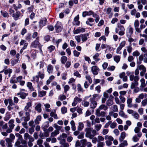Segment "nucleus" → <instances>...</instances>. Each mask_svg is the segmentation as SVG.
Masks as SVG:
<instances>
[{"mask_svg": "<svg viewBox=\"0 0 147 147\" xmlns=\"http://www.w3.org/2000/svg\"><path fill=\"white\" fill-rule=\"evenodd\" d=\"M130 80L131 81H133V80L134 82L131 83V89H133L134 88L137 87L138 85V81L139 80V76H135L134 75H131L129 76Z\"/></svg>", "mask_w": 147, "mask_h": 147, "instance_id": "nucleus-1", "label": "nucleus"}, {"mask_svg": "<svg viewBox=\"0 0 147 147\" xmlns=\"http://www.w3.org/2000/svg\"><path fill=\"white\" fill-rule=\"evenodd\" d=\"M43 130L44 131L43 133L44 136L46 138L49 137V132L46 129H44Z\"/></svg>", "mask_w": 147, "mask_h": 147, "instance_id": "nucleus-48", "label": "nucleus"}, {"mask_svg": "<svg viewBox=\"0 0 147 147\" xmlns=\"http://www.w3.org/2000/svg\"><path fill=\"white\" fill-rule=\"evenodd\" d=\"M81 35L78 36H76L75 37V39L78 43L80 42L81 41Z\"/></svg>", "mask_w": 147, "mask_h": 147, "instance_id": "nucleus-47", "label": "nucleus"}, {"mask_svg": "<svg viewBox=\"0 0 147 147\" xmlns=\"http://www.w3.org/2000/svg\"><path fill=\"white\" fill-rule=\"evenodd\" d=\"M24 119V121L27 122L30 120V117H23L21 118V119Z\"/></svg>", "mask_w": 147, "mask_h": 147, "instance_id": "nucleus-58", "label": "nucleus"}, {"mask_svg": "<svg viewBox=\"0 0 147 147\" xmlns=\"http://www.w3.org/2000/svg\"><path fill=\"white\" fill-rule=\"evenodd\" d=\"M32 106L31 103L30 102H27L26 104V105L24 108V110L27 111L28 110L30 112L31 110L30 109L28 110L29 108Z\"/></svg>", "mask_w": 147, "mask_h": 147, "instance_id": "nucleus-24", "label": "nucleus"}, {"mask_svg": "<svg viewBox=\"0 0 147 147\" xmlns=\"http://www.w3.org/2000/svg\"><path fill=\"white\" fill-rule=\"evenodd\" d=\"M91 102L90 104V108L94 109H95L96 107L97 103L93 99H90Z\"/></svg>", "mask_w": 147, "mask_h": 147, "instance_id": "nucleus-10", "label": "nucleus"}, {"mask_svg": "<svg viewBox=\"0 0 147 147\" xmlns=\"http://www.w3.org/2000/svg\"><path fill=\"white\" fill-rule=\"evenodd\" d=\"M35 126L33 125L32 127L31 128H29V132L30 134H32L34 131V127Z\"/></svg>", "mask_w": 147, "mask_h": 147, "instance_id": "nucleus-44", "label": "nucleus"}, {"mask_svg": "<svg viewBox=\"0 0 147 147\" xmlns=\"http://www.w3.org/2000/svg\"><path fill=\"white\" fill-rule=\"evenodd\" d=\"M41 116L40 115L38 116L36 119L34 120V122L36 124H39V121H40L41 119Z\"/></svg>", "mask_w": 147, "mask_h": 147, "instance_id": "nucleus-23", "label": "nucleus"}, {"mask_svg": "<svg viewBox=\"0 0 147 147\" xmlns=\"http://www.w3.org/2000/svg\"><path fill=\"white\" fill-rule=\"evenodd\" d=\"M14 20L16 21L18 20L19 17L20 16V13L19 11H17L15 13H13L12 15Z\"/></svg>", "mask_w": 147, "mask_h": 147, "instance_id": "nucleus-11", "label": "nucleus"}, {"mask_svg": "<svg viewBox=\"0 0 147 147\" xmlns=\"http://www.w3.org/2000/svg\"><path fill=\"white\" fill-rule=\"evenodd\" d=\"M91 71L94 75H96L98 74V72L100 69L96 66H93L91 67Z\"/></svg>", "mask_w": 147, "mask_h": 147, "instance_id": "nucleus-6", "label": "nucleus"}, {"mask_svg": "<svg viewBox=\"0 0 147 147\" xmlns=\"http://www.w3.org/2000/svg\"><path fill=\"white\" fill-rule=\"evenodd\" d=\"M46 92L44 90L40 91L38 93V96L40 97H42L45 96L46 94Z\"/></svg>", "mask_w": 147, "mask_h": 147, "instance_id": "nucleus-35", "label": "nucleus"}, {"mask_svg": "<svg viewBox=\"0 0 147 147\" xmlns=\"http://www.w3.org/2000/svg\"><path fill=\"white\" fill-rule=\"evenodd\" d=\"M79 16L78 14L76 16L74 19V21L75 22V25L76 26H79L80 24V22L79 21Z\"/></svg>", "mask_w": 147, "mask_h": 147, "instance_id": "nucleus-18", "label": "nucleus"}, {"mask_svg": "<svg viewBox=\"0 0 147 147\" xmlns=\"http://www.w3.org/2000/svg\"><path fill=\"white\" fill-rule=\"evenodd\" d=\"M55 28L56 32H61L63 28L61 22H57L55 26Z\"/></svg>", "mask_w": 147, "mask_h": 147, "instance_id": "nucleus-4", "label": "nucleus"}, {"mask_svg": "<svg viewBox=\"0 0 147 147\" xmlns=\"http://www.w3.org/2000/svg\"><path fill=\"white\" fill-rule=\"evenodd\" d=\"M88 11H83L82 13V16L83 17L85 18L87 16H88Z\"/></svg>", "mask_w": 147, "mask_h": 147, "instance_id": "nucleus-62", "label": "nucleus"}, {"mask_svg": "<svg viewBox=\"0 0 147 147\" xmlns=\"http://www.w3.org/2000/svg\"><path fill=\"white\" fill-rule=\"evenodd\" d=\"M94 22V20L92 18H89L88 19V20L86 22V24L90 26H93V24H91L90 23V22Z\"/></svg>", "mask_w": 147, "mask_h": 147, "instance_id": "nucleus-19", "label": "nucleus"}, {"mask_svg": "<svg viewBox=\"0 0 147 147\" xmlns=\"http://www.w3.org/2000/svg\"><path fill=\"white\" fill-rule=\"evenodd\" d=\"M42 129L45 130L47 129V128L49 126V122L48 121H46L45 122L43 125Z\"/></svg>", "mask_w": 147, "mask_h": 147, "instance_id": "nucleus-32", "label": "nucleus"}, {"mask_svg": "<svg viewBox=\"0 0 147 147\" xmlns=\"http://www.w3.org/2000/svg\"><path fill=\"white\" fill-rule=\"evenodd\" d=\"M71 63L70 61H67L66 62V63L65 67L66 68H68L70 67V65H71Z\"/></svg>", "mask_w": 147, "mask_h": 147, "instance_id": "nucleus-63", "label": "nucleus"}, {"mask_svg": "<svg viewBox=\"0 0 147 147\" xmlns=\"http://www.w3.org/2000/svg\"><path fill=\"white\" fill-rule=\"evenodd\" d=\"M67 109L65 107H63L61 108V112L62 114H64L67 112Z\"/></svg>", "mask_w": 147, "mask_h": 147, "instance_id": "nucleus-45", "label": "nucleus"}, {"mask_svg": "<svg viewBox=\"0 0 147 147\" xmlns=\"http://www.w3.org/2000/svg\"><path fill=\"white\" fill-rule=\"evenodd\" d=\"M27 86L31 91L34 90V88L32 86V84L31 82H27Z\"/></svg>", "mask_w": 147, "mask_h": 147, "instance_id": "nucleus-20", "label": "nucleus"}, {"mask_svg": "<svg viewBox=\"0 0 147 147\" xmlns=\"http://www.w3.org/2000/svg\"><path fill=\"white\" fill-rule=\"evenodd\" d=\"M74 55L75 57H78L79 55L80 54V53L77 51L76 50H74L73 51Z\"/></svg>", "mask_w": 147, "mask_h": 147, "instance_id": "nucleus-56", "label": "nucleus"}, {"mask_svg": "<svg viewBox=\"0 0 147 147\" xmlns=\"http://www.w3.org/2000/svg\"><path fill=\"white\" fill-rule=\"evenodd\" d=\"M69 87L68 85H65L64 87V92L66 94L67 92L68 91L69 89Z\"/></svg>", "mask_w": 147, "mask_h": 147, "instance_id": "nucleus-50", "label": "nucleus"}, {"mask_svg": "<svg viewBox=\"0 0 147 147\" xmlns=\"http://www.w3.org/2000/svg\"><path fill=\"white\" fill-rule=\"evenodd\" d=\"M9 105L7 107V108L9 111H10L13 109V107L12 106L15 105V104L13 103V100L11 99L9 100Z\"/></svg>", "mask_w": 147, "mask_h": 147, "instance_id": "nucleus-12", "label": "nucleus"}, {"mask_svg": "<svg viewBox=\"0 0 147 147\" xmlns=\"http://www.w3.org/2000/svg\"><path fill=\"white\" fill-rule=\"evenodd\" d=\"M81 35L82 40L83 42H84L86 41L88 39L87 37L89 35V34L88 33L85 34H82Z\"/></svg>", "mask_w": 147, "mask_h": 147, "instance_id": "nucleus-15", "label": "nucleus"}, {"mask_svg": "<svg viewBox=\"0 0 147 147\" xmlns=\"http://www.w3.org/2000/svg\"><path fill=\"white\" fill-rule=\"evenodd\" d=\"M93 128L91 127L87 128L86 129V132L85 134L86 137L90 139H92L94 137V135L91 134L92 130Z\"/></svg>", "mask_w": 147, "mask_h": 147, "instance_id": "nucleus-2", "label": "nucleus"}, {"mask_svg": "<svg viewBox=\"0 0 147 147\" xmlns=\"http://www.w3.org/2000/svg\"><path fill=\"white\" fill-rule=\"evenodd\" d=\"M19 60L18 59H14L11 61V66H13L16 64L18 62Z\"/></svg>", "mask_w": 147, "mask_h": 147, "instance_id": "nucleus-41", "label": "nucleus"}, {"mask_svg": "<svg viewBox=\"0 0 147 147\" xmlns=\"http://www.w3.org/2000/svg\"><path fill=\"white\" fill-rule=\"evenodd\" d=\"M125 137V132H122L121 134L120 137L119 138V140L120 142L123 141Z\"/></svg>", "mask_w": 147, "mask_h": 147, "instance_id": "nucleus-21", "label": "nucleus"}, {"mask_svg": "<svg viewBox=\"0 0 147 147\" xmlns=\"http://www.w3.org/2000/svg\"><path fill=\"white\" fill-rule=\"evenodd\" d=\"M105 139L106 140H109L110 141H113L114 140L113 137L109 135H106L105 136Z\"/></svg>", "mask_w": 147, "mask_h": 147, "instance_id": "nucleus-27", "label": "nucleus"}, {"mask_svg": "<svg viewBox=\"0 0 147 147\" xmlns=\"http://www.w3.org/2000/svg\"><path fill=\"white\" fill-rule=\"evenodd\" d=\"M31 136L28 133H25L24 135V139L25 140L29 139Z\"/></svg>", "mask_w": 147, "mask_h": 147, "instance_id": "nucleus-59", "label": "nucleus"}, {"mask_svg": "<svg viewBox=\"0 0 147 147\" xmlns=\"http://www.w3.org/2000/svg\"><path fill=\"white\" fill-rule=\"evenodd\" d=\"M109 32V28L106 27L105 30V35L106 36H107Z\"/></svg>", "mask_w": 147, "mask_h": 147, "instance_id": "nucleus-51", "label": "nucleus"}, {"mask_svg": "<svg viewBox=\"0 0 147 147\" xmlns=\"http://www.w3.org/2000/svg\"><path fill=\"white\" fill-rule=\"evenodd\" d=\"M25 39L27 41L29 42L32 40V35L31 33H28L25 37Z\"/></svg>", "mask_w": 147, "mask_h": 147, "instance_id": "nucleus-17", "label": "nucleus"}, {"mask_svg": "<svg viewBox=\"0 0 147 147\" xmlns=\"http://www.w3.org/2000/svg\"><path fill=\"white\" fill-rule=\"evenodd\" d=\"M84 127V124L81 123L79 122V125L78 127V129L79 131H81Z\"/></svg>", "mask_w": 147, "mask_h": 147, "instance_id": "nucleus-31", "label": "nucleus"}, {"mask_svg": "<svg viewBox=\"0 0 147 147\" xmlns=\"http://www.w3.org/2000/svg\"><path fill=\"white\" fill-rule=\"evenodd\" d=\"M104 138L103 137L100 136H98L97 138V142H101V141H103L104 140Z\"/></svg>", "mask_w": 147, "mask_h": 147, "instance_id": "nucleus-46", "label": "nucleus"}, {"mask_svg": "<svg viewBox=\"0 0 147 147\" xmlns=\"http://www.w3.org/2000/svg\"><path fill=\"white\" fill-rule=\"evenodd\" d=\"M108 109V107L106 106H105V105H101L97 109H99V110L103 109L104 111H106Z\"/></svg>", "mask_w": 147, "mask_h": 147, "instance_id": "nucleus-28", "label": "nucleus"}, {"mask_svg": "<svg viewBox=\"0 0 147 147\" xmlns=\"http://www.w3.org/2000/svg\"><path fill=\"white\" fill-rule=\"evenodd\" d=\"M67 60V57L65 56H62L61 59V61L63 64H65Z\"/></svg>", "mask_w": 147, "mask_h": 147, "instance_id": "nucleus-29", "label": "nucleus"}, {"mask_svg": "<svg viewBox=\"0 0 147 147\" xmlns=\"http://www.w3.org/2000/svg\"><path fill=\"white\" fill-rule=\"evenodd\" d=\"M74 101L78 102H80L82 101V99L81 98H79L77 96H76L74 99Z\"/></svg>", "mask_w": 147, "mask_h": 147, "instance_id": "nucleus-54", "label": "nucleus"}, {"mask_svg": "<svg viewBox=\"0 0 147 147\" xmlns=\"http://www.w3.org/2000/svg\"><path fill=\"white\" fill-rule=\"evenodd\" d=\"M77 89L78 91L81 92H83V90L82 87H81L80 84H78L77 85Z\"/></svg>", "mask_w": 147, "mask_h": 147, "instance_id": "nucleus-52", "label": "nucleus"}, {"mask_svg": "<svg viewBox=\"0 0 147 147\" xmlns=\"http://www.w3.org/2000/svg\"><path fill=\"white\" fill-rule=\"evenodd\" d=\"M106 104L108 106H110L113 104V102L112 100L109 99L107 101Z\"/></svg>", "mask_w": 147, "mask_h": 147, "instance_id": "nucleus-37", "label": "nucleus"}, {"mask_svg": "<svg viewBox=\"0 0 147 147\" xmlns=\"http://www.w3.org/2000/svg\"><path fill=\"white\" fill-rule=\"evenodd\" d=\"M86 31L85 29L84 28H82L76 29V30H74L73 32L74 34H77L82 32H84Z\"/></svg>", "mask_w": 147, "mask_h": 147, "instance_id": "nucleus-14", "label": "nucleus"}, {"mask_svg": "<svg viewBox=\"0 0 147 147\" xmlns=\"http://www.w3.org/2000/svg\"><path fill=\"white\" fill-rule=\"evenodd\" d=\"M35 110L39 113L41 112V105L40 103H38L35 107Z\"/></svg>", "mask_w": 147, "mask_h": 147, "instance_id": "nucleus-16", "label": "nucleus"}, {"mask_svg": "<svg viewBox=\"0 0 147 147\" xmlns=\"http://www.w3.org/2000/svg\"><path fill=\"white\" fill-rule=\"evenodd\" d=\"M117 27L120 30L118 34L119 35L122 36L125 34L124 31L125 30L124 26L120 24H118L117 25Z\"/></svg>", "mask_w": 147, "mask_h": 147, "instance_id": "nucleus-5", "label": "nucleus"}, {"mask_svg": "<svg viewBox=\"0 0 147 147\" xmlns=\"http://www.w3.org/2000/svg\"><path fill=\"white\" fill-rule=\"evenodd\" d=\"M132 115L136 119H138L139 115L138 113L135 112L134 113L132 114Z\"/></svg>", "mask_w": 147, "mask_h": 147, "instance_id": "nucleus-60", "label": "nucleus"}, {"mask_svg": "<svg viewBox=\"0 0 147 147\" xmlns=\"http://www.w3.org/2000/svg\"><path fill=\"white\" fill-rule=\"evenodd\" d=\"M133 34V29L131 27L128 28L127 29L126 36L128 38L130 37Z\"/></svg>", "mask_w": 147, "mask_h": 147, "instance_id": "nucleus-8", "label": "nucleus"}, {"mask_svg": "<svg viewBox=\"0 0 147 147\" xmlns=\"http://www.w3.org/2000/svg\"><path fill=\"white\" fill-rule=\"evenodd\" d=\"M0 12L1 15L4 18H8L9 17L8 13L6 11H1Z\"/></svg>", "mask_w": 147, "mask_h": 147, "instance_id": "nucleus-22", "label": "nucleus"}, {"mask_svg": "<svg viewBox=\"0 0 147 147\" xmlns=\"http://www.w3.org/2000/svg\"><path fill=\"white\" fill-rule=\"evenodd\" d=\"M47 22V19L45 18L40 20L39 22V27H40V29L46 25Z\"/></svg>", "mask_w": 147, "mask_h": 147, "instance_id": "nucleus-7", "label": "nucleus"}, {"mask_svg": "<svg viewBox=\"0 0 147 147\" xmlns=\"http://www.w3.org/2000/svg\"><path fill=\"white\" fill-rule=\"evenodd\" d=\"M47 71L49 74L52 73L53 72V67L51 64H49L47 66Z\"/></svg>", "mask_w": 147, "mask_h": 147, "instance_id": "nucleus-25", "label": "nucleus"}, {"mask_svg": "<svg viewBox=\"0 0 147 147\" xmlns=\"http://www.w3.org/2000/svg\"><path fill=\"white\" fill-rule=\"evenodd\" d=\"M132 102V99L131 98L128 99L127 100V103L128 104V106L129 107H131V106L130 105L131 103Z\"/></svg>", "mask_w": 147, "mask_h": 147, "instance_id": "nucleus-57", "label": "nucleus"}, {"mask_svg": "<svg viewBox=\"0 0 147 147\" xmlns=\"http://www.w3.org/2000/svg\"><path fill=\"white\" fill-rule=\"evenodd\" d=\"M99 54L98 53H96L93 56V58L95 61H98L100 60V59L98 58Z\"/></svg>", "mask_w": 147, "mask_h": 147, "instance_id": "nucleus-33", "label": "nucleus"}, {"mask_svg": "<svg viewBox=\"0 0 147 147\" xmlns=\"http://www.w3.org/2000/svg\"><path fill=\"white\" fill-rule=\"evenodd\" d=\"M38 33L37 32H35L33 33L32 35V37L34 39L38 37Z\"/></svg>", "mask_w": 147, "mask_h": 147, "instance_id": "nucleus-61", "label": "nucleus"}, {"mask_svg": "<svg viewBox=\"0 0 147 147\" xmlns=\"http://www.w3.org/2000/svg\"><path fill=\"white\" fill-rule=\"evenodd\" d=\"M112 9L110 7H108L107 9L106 13L108 15H109V16L111 17L113 15V13H111V11Z\"/></svg>", "mask_w": 147, "mask_h": 147, "instance_id": "nucleus-30", "label": "nucleus"}, {"mask_svg": "<svg viewBox=\"0 0 147 147\" xmlns=\"http://www.w3.org/2000/svg\"><path fill=\"white\" fill-rule=\"evenodd\" d=\"M39 38L37 37L35 40L32 42L31 45V47L34 48H36L41 44L39 42Z\"/></svg>", "mask_w": 147, "mask_h": 147, "instance_id": "nucleus-3", "label": "nucleus"}, {"mask_svg": "<svg viewBox=\"0 0 147 147\" xmlns=\"http://www.w3.org/2000/svg\"><path fill=\"white\" fill-rule=\"evenodd\" d=\"M95 115L98 117H105V112L104 111L100 112V110L99 109H97L96 110Z\"/></svg>", "mask_w": 147, "mask_h": 147, "instance_id": "nucleus-9", "label": "nucleus"}, {"mask_svg": "<svg viewBox=\"0 0 147 147\" xmlns=\"http://www.w3.org/2000/svg\"><path fill=\"white\" fill-rule=\"evenodd\" d=\"M111 109L114 112L118 111V108L117 105H114L111 107Z\"/></svg>", "mask_w": 147, "mask_h": 147, "instance_id": "nucleus-42", "label": "nucleus"}, {"mask_svg": "<svg viewBox=\"0 0 147 147\" xmlns=\"http://www.w3.org/2000/svg\"><path fill=\"white\" fill-rule=\"evenodd\" d=\"M66 98V96L63 94L61 95H60L59 97V98L61 101H62L64 100Z\"/></svg>", "mask_w": 147, "mask_h": 147, "instance_id": "nucleus-55", "label": "nucleus"}, {"mask_svg": "<svg viewBox=\"0 0 147 147\" xmlns=\"http://www.w3.org/2000/svg\"><path fill=\"white\" fill-rule=\"evenodd\" d=\"M120 56L119 55H115L114 57V60L117 63H118L120 59Z\"/></svg>", "mask_w": 147, "mask_h": 147, "instance_id": "nucleus-36", "label": "nucleus"}, {"mask_svg": "<svg viewBox=\"0 0 147 147\" xmlns=\"http://www.w3.org/2000/svg\"><path fill=\"white\" fill-rule=\"evenodd\" d=\"M38 76L39 77H40L41 79H43L45 77V74H44V69H42V73L41 71H39L38 73Z\"/></svg>", "mask_w": 147, "mask_h": 147, "instance_id": "nucleus-26", "label": "nucleus"}, {"mask_svg": "<svg viewBox=\"0 0 147 147\" xmlns=\"http://www.w3.org/2000/svg\"><path fill=\"white\" fill-rule=\"evenodd\" d=\"M18 82V80L16 79H14L13 78H11L10 80V83L11 84L16 83Z\"/></svg>", "mask_w": 147, "mask_h": 147, "instance_id": "nucleus-53", "label": "nucleus"}, {"mask_svg": "<svg viewBox=\"0 0 147 147\" xmlns=\"http://www.w3.org/2000/svg\"><path fill=\"white\" fill-rule=\"evenodd\" d=\"M59 133V131L55 130L54 131L51 133V137L55 136L57 135Z\"/></svg>", "mask_w": 147, "mask_h": 147, "instance_id": "nucleus-34", "label": "nucleus"}, {"mask_svg": "<svg viewBox=\"0 0 147 147\" xmlns=\"http://www.w3.org/2000/svg\"><path fill=\"white\" fill-rule=\"evenodd\" d=\"M55 47L53 45H51L48 47L49 51L50 52H52L53 51L55 50Z\"/></svg>", "mask_w": 147, "mask_h": 147, "instance_id": "nucleus-40", "label": "nucleus"}, {"mask_svg": "<svg viewBox=\"0 0 147 147\" xmlns=\"http://www.w3.org/2000/svg\"><path fill=\"white\" fill-rule=\"evenodd\" d=\"M17 95L19 96V97L21 98L24 99L26 98V96L28 95V93L24 92H20L17 93Z\"/></svg>", "mask_w": 147, "mask_h": 147, "instance_id": "nucleus-13", "label": "nucleus"}, {"mask_svg": "<svg viewBox=\"0 0 147 147\" xmlns=\"http://www.w3.org/2000/svg\"><path fill=\"white\" fill-rule=\"evenodd\" d=\"M39 79V77L38 76L36 75V76H34L33 77V80H32V81L33 82H36L38 83V82Z\"/></svg>", "mask_w": 147, "mask_h": 147, "instance_id": "nucleus-38", "label": "nucleus"}, {"mask_svg": "<svg viewBox=\"0 0 147 147\" xmlns=\"http://www.w3.org/2000/svg\"><path fill=\"white\" fill-rule=\"evenodd\" d=\"M86 79L88 81L90 84H91L92 82V80L91 77L89 75H86Z\"/></svg>", "mask_w": 147, "mask_h": 147, "instance_id": "nucleus-49", "label": "nucleus"}, {"mask_svg": "<svg viewBox=\"0 0 147 147\" xmlns=\"http://www.w3.org/2000/svg\"><path fill=\"white\" fill-rule=\"evenodd\" d=\"M119 115L121 116L124 117L125 118H127V115H125V113L123 111H121L119 112Z\"/></svg>", "mask_w": 147, "mask_h": 147, "instance_id": "nucleus-39", "label": "nucleus"}, {"mask_svg": "<svg viewBox=\"0 0 147 147\" xmlns=\"http://www.w3.org/2000/svg\"><path fill=\"white\" fill-rule=\"evenodd\" d=\"M11 117V115L9 113H7L6 116L4 117V119L5 121L9 120Z\"/></svg>", "mask_w": 147, "mask_h": 147, "instance_id": "nucleus-43", "label": "nucleus"}, {"mask_svg": "<svg viewBox=\"0 0 147 147\" xmlns=\"http://www.w3.org/2000/svg\"><path fill=\"white\" fill-rule=\"evenodd\" d=\"M142 104L143 106H145L147 104V99L143 100Z\"/></svg>", "mask_w": 147, "mask_h": 147, "instance_id": "nucleus-64", "label": "nucleus"}]
</instances>
